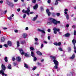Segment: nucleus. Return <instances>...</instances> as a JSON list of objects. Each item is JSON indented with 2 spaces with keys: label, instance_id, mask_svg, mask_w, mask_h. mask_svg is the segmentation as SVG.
I'll use <instances>...</instances> for the list:
<instances>
[{
  "label": "nucleus",
  "instance_id": "864d4df0",
  "mask_svg": "<svg viewBox=\"0 0 76 76\" xmlns=\"http://www.w3.org/2000/svg\"><path fill=\"white\" fill-rule=\"evenodd\" d=\"M51 9L52 10H54V7H51Z\"/></svg>",
  "mask_w": 76,
  "mask_h": 76
},
{
  "label": "nucleus",
  "instance_id": "e433bc0d",
  "mask_svg": "<svg viewBox=\"0 0 76 76\" xmlns=\"http://www.w3.org/2000/svg\"><path fill=\"white\" fill-rule=\"evenodd\" d=\"M69 15L67 14L66 15V18L67 19V20H68V19H69Z\"/></svg>",
  "mask_w": 76,
  "mask_h": 76
},
{
  "label": "nucleus",
  "instance_id": "69168bd1",
  "mask_svg": "<svg viewBox=\"0 0 76 76\" xmlns=\"http://www.w3.org/2000/svg\"><path fill=\"white\" fill-rule=\"evenodd\" d=\"M7 29V28H3V29H4V30H5V29Z\"/></svg>",
  "mask_w": 76,
  "mask_h": 76
},
{
  "label": "nucleus",
  "instance_id": "e2e57ef3",
  "mask_svg": "<svg viewBox=\"0 0 76 76\" xmlns=\"http://www.w3.org/2000/svg\"><path fill=\"white\" fill-rule=\"evenodd\" d=\"M66 27H67V28H69V24H67L66 25Z\"/></svg>",
  "mask_w": 76,
  "mask_h": 76
},
{
  "label": "nucleus",
  "instance_id": "4c0bfd02",
  "mask_svg": "<svg viewBox=\"0 0 76 76\" xmlns=\"http://www.w3.org/2000/svg\"><path fill=\"white\" fill-rule=\"evenodd\" d=\"M4 46L5 47H6V48H7L8 47V46L7 44H4Z\"/></svg>",
  "mask_w": 76,
  "mask_h": 76
},
{
  "label": "nucleus",
  "instance_id": "b1692460",
  "mask_svg": "<svg viewBox=\"0 0 76 76\" xmlns=\"http://www.w3.org/2000/svg\"><path fill=\"white\" fill-rule=\"evenodd\" d=\"M31 56L32 57H35V54H34V52H31Z\"/></svg>",
  "mask_w": 76,
  "mask_h": 76
},
{
  "label": "nucleus",
  "instance_id": "3c124183",
  "mask_svg": "<svg viewBox=\"0 0 76 76\" xmlns=\"http://www.w3.org/2000/svg\"><path fill=\"white\" fill-rule=\"evenodd\" d=\"M48 38L49 39V40H50V38H51V37L50 36H48Z\"/></svg>",
  "mask_w": 76,
  "mask_h": 76
},
{
  "label": "nucleus",
  "instance_id": "ea45409f",
  "mask_svg": "<svg viewBox=\"0 0 76 76\" xmlns=\"http://www.w3.org/2000/svg\"><path fill=\"white\" fill-rule=\"evenodd\" d=\"M7 19H9L10 20H12V18H11V16L8 17Z\"/></svg>",
  "mask_w": 76,
  "mask_h": 76
},
{
  "label": "nucleus",
  "instance_id": "f03ea898",
  "mask_svg": "<svg viewBox=\"0 0 76 76\" xmlns=\"http://www.w3.org/2000/svg\"><path fill=\"white\" fill-rule=\"evenodd\" d=\"M19 50L20 51V53L21 55H24L25 54V57H29V54H27L26 53H25V52L23 51V50L22 49H19Z\"/></svg>",
  "mask_w": 76,
  "mask_h": 76
},
{
  "label": "nucleus",
  "instance_id": "f257e3e1",
  "mask_svg": "<svg viewBox=\"0 0 76 76\" xmlns=\"http://www.w3.org/2000/svg\"><path fill=\"white\" fill-rule=\"evenodd\" d=\"M48 20L50 22H48L47 24L49 25H51L52 23H53L54 25H57L58 23H60V21H57L53 18H48Z\"/></svg>",
  "mask_w": 76,
  "mask_h": 76
},
{
  "label": "nucleus",
  "instance_id": "603ef678",
  "mask_svg": "<svg viewBox=\"0 0 76 76\" xmlns=\"http://www.w3.org/2000/svg\"><path fill=\"white\" fill-rule=\"evenodd\" d=\"M48 32H51V29H48Z\"/></svg>",
  "mask_w": 76,
  "mask_h": 76
},
{
  "label": "nucleus",
  "instance_id": "cd10ccee",
  "mask_svg": "<svg viewBox=\"0 0 76 76\" xmlns=\"http://www.w3.org/2000/svg\"><path fill=\"white\" fill-rule=\"evenodd\" d=\"M38 1H40V0H38ZM32 3H36V0H32L31 1Z\"/></svg>",
  "mask_w": 76,
  "mask_h": 76
},
{
  "label": "nucleus",
  "instance_id": "9b49d317",
  "mask_svg": "<svg viewBox=\"0 0 76 76\" xmlns=\"http://www.w3.org/2000/svg\"><path fill=\"white\" fill-rule=\"evenodd\" d=\"M1 73H2L3 76H8L6 74H5L4 72V71H1V73H0V74H1Z\"/></svg>",
  "mask_w": 76,
  "mask_h": 76
},
{
  "label": "nucleus",
  "instance_id": "79ce46f5",
  "mask_svg": "<svg viewBox=\"0 0 76 76\" xmlns=\"http://www.w3.org/2000/svg\"><path fill=\"white\" fill-rule=\"evenodd\" d=\"M52 16L53 17H54L56 16V14L54 13H52Z\"/></svg>",
  "mask_w": 76,
  "mask_h": 76
},
{
  "label": "nucleus",
  "instance_id": "423d86ee",
  "mask_svg": "<svg viewBox=\"0 0 76 76\" xmlns=\"http://www.w3.org/2000/svg\"><path fill=\"white\" fill-rule=\"evenodd\" d=\"M7 4L9 6H11V7H13V6H14V4L12 2H10L8 0H7Z\"/></svg>",
  "mask_w": 76,
  "mask_h": 76
},
{
  "label": "nucleus",
  "instance_id": "6e6d98bb",
  "mask_svg": "<svg viewBox=\"0 0 76 76\" xmlns=\"http://www.w3.org/2000/svg\"><path fill=\"white\" fill-rule=\"evenodd\" d=\"M35 40L36 41H37L38 40V38H35Z\"/></svg>",
  "mask_w": 76,
  "mask_h": 76
},
{
  "label": "nucleus",
  "instance_id": "37998d69",
  "mask_svg": "<svg viewBox=\"0 0 76 76\" xmlns=\"http://www.w3.org/2000/svg\"><path fill=\"white\" fill-rule=\"evenodd\" d=\"M37 69V67L36 66L34 67L32 69L33 70H35V69Z\"/></svg>",
  "mask_w": 76,
  "mask_h": 76
},
{
  "label": "nucleus",
  "instance_id": "338daca9",
  "mask_svg": "<svg viewBox=\"0 0 76 76\" xmlns=\"http://www.w3.org/2000/svg\"><path fill=\"white\" fill-rule=\"evenodd\" d=\"M43 42L45 43V44H47V42L46 41H44Z\"/></svg>",
  "mask_w": 76,
  "mask_h": 76
},
{
  "label": "nucleus",
  "instance_id": "dca6fc26",
  "mask_svg": "<svg viewBox=\"0 0 76 76\" xmlns=\"http://www.w3.org/2000/svg\"><path fill=\"white\" fill-rule=\"evenodd\" d=\"M70 35V34L69 33H67L64 35L63 37H64L65 36V37H69Z\"/></svg>",
  "mask_w": 76,
  "mask_h": 76
},
{
  "label": "nucleus",
  "instance_id": "49530a36",
  "mask_svg": "<svg viewBox=\"0 0 76 76\" xmlns=\"http://www.w3.org/2000/svg\"><path fill=\"white\" fill-rule=\"evenodd\" d=\"M38 42H36L35 43H34V44H35V45H38Z\"/></svg>",
  "mask_w": 76,
  "mask_h": 76
},
{
  "label": "nucleus",
  "instance_id": "680f3d73",
  "mask_svg": "<svg viewBox=\"0 0 76 76\" xmlns=\"http://www.w3.org/2000/svg\"><path fill=\"white\" fill-rule=\"evenodd\" d=\"M64 11L65 12H67V11H68V10L67 9H65Z\"/></svg>",
  "mask_w": 76,
  "mask_h": 76
},
{
  "label": "nucleus",
  "instance_id": "6e6552de",
  "mask_svg": "<svg viewBox=\"0 0 76 76\" xmlns=\"http://www.w3.org/2000/svg\"><path fill=\"white\" fill-rule=\"evenodd\" d=\"M53 44H54L55 45H56V46H60V45H61V42H58V43L55 42Z\"/></svg>",
  "mask_w": 76,
  "mask_h": 76
},
{
  "label": "nucleus",
  "instance_id": "7ed1b4c3",
  "mask_svg": "<svg viewBox=\"0 0 76 76\" xmlns=\"http://www.w3.org/2000/svg\"><path fill=\"white\" fill-rule=\"evenodd\" d=\"M53 62L55 64V65L54 66V68L56 69H57L58 68V62L57 61V60H53Z\"/></svg>",
  "mask_w": 76,
  "mask_h": 76
},
{
  "label": "nucleus",
  "instance_id": "c85d7f7f",
  "mask_svg": "<svg viewBox=\"0 0 76 76\" xmlns=\"http://www.w3.org/2000/svg\"><path fill=\"white\" fill-rule=\"evenodd\" d=\"M40 9L41 12H43V11H44V8H43V7H40Z\"/></svg>",
  "mask_w": 76,
  "mask_h": 76
},
{
  "label": "nucleus",
  "instance_id": "a19ab883",
  "mask_svg": "<svg viewBox=\"0 0 76 76\" xmlns=\"http://www.w3.org/2000/svg\"><path fill=\"white\" fill-rule=\"evenodd\" d=\"M37 60V58H36V57L34 56V61H36Z\"/></svg>",
  "mask_w": 76,
  "mask_h": 76
},
{
  "label": "nucleus",
  "instance_id": "de8ad7c7",
  "mask_svg": "<svg viewBox=\"0 0 76 76\" xmlns=\"http://www.w3.org/2000/svg\"><path fill=\"white\" fill-rule=\"evenodd\" d=\"M74 34L75 35H76V30H75Z\"/></svg>",
  "mask_w": 76,
  "mask_h": 76
},
{
  "label": "nucleus",
  "instance_id": "473e14b6",
  "mask_svg": "<svg viewBox=\"0 0 76 76\" xmlns=\"http://www.w3.org/2000/svg\"><path fill=\"white\" fill-rule=\"evenodd\" d=\"M58 49L59 50H60V51H63V49H62V48H61L60 47L59 48H58Z\"/></svg>",
  "mask_w": 76,
  "mask_h": 76
},
{
  "label": "nucleus",
  "instance_id": "ddd939ff",
  "mask_svg": "<svg viewBox=\"0 0 76 76\" xmlns=\"http://www.w3.org/2000/svg\"><path fill=\"white\" fill-rule=\"evenodd\" d=\"M72 43L74 45V47H76V46H75V44H76V40L75 39H73L72 40Z\"/></svg>",
  "mask_w": 76,
  "mask_h": 76
},
{
  "label": "nucleus",
  "instance_id": "c03bdc74",
  "mask_svg": "<svg viewBox=\"0 0 76 76\" xmlns=\"http://www.w3.org/2000/svg\"><path fill=\"white\" fill-rule=\"evenodd\" d=\"M26 14H24V15H23V19H25V17H26Z\"/></svg>",
  "mask_w": 76,
  "mask_h": 76
},
{
  "label": "nucleus",
  "instance_id": "4be33fe9",
  "mask_svg": "<svg viewBox=\"0 0 76 76\" xmlns=\"http://www.w3.org/2000/svg\"><path fill=\"white\" fill-rule=\"evenodd\" d=\"M17 47H19L20 46V43H19V41L17 42Z\"/></svg>",
  "mask_w": 76,
  "mask_h": 76
},
{
  "label": "nucleus",
  "instance_id": "13d9d810",
  "mask_svg": "<svg viewBox=\"0 0 76 76\" xmlns=\"http://www.w3.org/2000/svg\"><path fill=\"white\" fill-rule=\"evenodd\" d=\"M7 12V10H6L4 12V14H5L6 13V12Z\"/></svg>",
  "mask_w": 76,
  "mask_h": 76
},
{
  "label": "nucleus",
  "instance_id": "393cba45",
  "mask_svg": "<svg viewBox=\"0 0 76 76\" xmlns=\"http://www.w3.org/2000/svg\"><path fill=\"white\" fill-rule=\"evenodd\" d=\"M7 56H5L4 59L5 62H7V61H8V60H7Z\"/></svg>",
  "mask_w": 76,
  "mask_h": 76
},
{
  "label": "nucleus",
  "instance_id": "f8f14e48",
  "mask_svg": "<svg viewBox=\"0 0 76 76\" xmlns=\"http://www.w3.org/2000/svg\"><path fill=\"white\" fill-rule=\"evenodd\" d=\"M38 7V4H37L33 7V9L34 10H36V9H37Z\"/></svg>",
  "mask_w": 76,
  "mask_h": 76
},
{
  "label": "nucleus",
  "instance_id": "a18cd8bd",
  "mask_svg": "<svg viewBox=\"0 0 76 76\" xmlns=\"http://www.w3.org/2000/svg\"><path fill=\"white\" fill-rule=\"evenodd\" d=\"M60 13H56V15L58 16H60Z\"/></svg>",
  "mask_w": 76,
  "mask_h": 76
},
{
  "label": "nucleus",
  "instance_id": "a878e982",
  "mask_svg": "<svg viewBox=\"0 0 76 76\" xmlns=\"http://www.w3.org/2000/svg\"><path fill=\"white\" fill-rule=\"evenodd\" d=\"M5 40V39L4 37H2L1 39V42H4Z\"/></svg>",
  "mask_w": 76,
  "mask_h": 76
},
{
  "label": "nucleus",
  "instance_id": "2eb2a0df",
  "mask_svg": "<svg viewBox=\"0 0 76 76\" xmlns=\"http://www.w3.org/2000/svg\"><path fill=\"white\" fill-rule=\"evenodd\" d=\"M38 31H39V32H42L44 34H45V31H44L43 30H41V29H39V28L38 29Z\"/></svg>",
  "mask_w": 76,
  "mask_h": 76
},
{
  "label": "nucleus",
  "instance_id": "09e8293b",
  "mask_svg": "<svg viewBox=\"0 0 76 76\" xmlns=\"http://www.w3.org/2000/svg\"><path fill=\"white\" fill-rule=\"evenodd\" d=\"M12 61H15V57H12Z\"/></svg>",
  "mask_w": 76,
  "mask_h": 76
},
{
  "label": "nucleus",
  "instance_id": "a211bd4d",
  "mask_svg": "<svg viewBox=\"0 0 76 76\" xmlns=\"http://www.w3.org/2000/svg\"><path fill=\"white\" fill-rule=\"evenodd\" d=\"M50 57L52 59L56 60V57L53 56H50Z\"/></svg>",
  "mask_w": 76,
  "mask_h": 76
},
{
  "label": "nucleus",
  "instance_id": "aec40b11",
  "mask_svg": "<svg viewBox=\"0 0 76 76\" xmlns=\"http://www.w3.org/2000/svg\"><path fill=\"white\" fill-rule=\"evenodd\" d=\"M38 15H36V16L33 18V21H35V20H36L37 18H38Z\"/></svg>",
  "mask_w": 76,
  "mask_h": 76
},
{
  "label": "nucleus",
  "instance_id": "1a4fd4ad",
  "mask_svg": "<svg viewBox=\"0 0 76 76\" xmlns=\"http://www.w3.org/2000/svg\"><path fill=\"white\" fill-rule=\"evenodd\" d=\"M46 13H47L48 16H50L51 12H50V10L49 9H47L46 10Z\"/></svg>",
  "mask_w": 76,
  "mask_h": 76
},
{
  "label": "nucleus",
  "instance_id": "39448f33",
  "mask_svg": "<svg viewBox=\"0 0 76 76\" xmlns=\"http://www.w3.org/2000/svg\"><path fill=\"white\" fill-rule=\"evenodd\" d=\"M53 30H54V34H57V31H58V32H59L60 31V29L57 28L56 27L53 28Z\"/></svg>",
  "mask_w": 76,
  "mask_h": 76
},
{
  "label": "nucleus",
  "instance_id": "f704fd0d",
  "mask_svg": "<svg viewBox=\"0 0 76 76\" xmlns=\"http://www.w3.org/2000/svg\"><path fill=\"white\" fill-rule=\"evenodd\" d=\"M14 66H17L18 65V63H17L16 62H14L13 63Z\"/></svg>",
  "mask_w": 76,
  "mask_h": 76
},
{
  "label": "nucleus",
  "instance_id": "f3484780",
  "mask_svg": "<svg viewBox=\"0 0 76 76\" xmlns=\"http://www.w3.org/2000/svg\"><path fill=\"white\" fill-rule=\"evenodd\" d=\"M7 44L9 46H11L12 45V42L10 41H8L7 42Z\"/></svg>",
  "mask_w": 76,
  "mask_h": 76
},
{
  "label": "nucleus",
  "instance_id": "5fc2aeb1",
  "mask_svg": "<svg viewBox=\"0 0 76 76\" xmlns=\"http://www.w3.org/2000/svg\"><path fill=\"white\" fill-rule=\"evenodd\" d=\"M3 2V1L2 0H1L0 1V3H1V4H2Z\"/></svg>",
  "mask_w": 76,
  "mask_h": 76
},
{
  "label": "nucleus",
  "instance_id": "8fccbe9b",
  "mask_svg": "<svg viewBox=\"0 0 76 76\" xmlns=\"http://www.w3.org/2000/svg\"><path fill=\"white\" fill-rule=\"evenodd\" d=\"M48 3H51V0H48Z\"/></svg>",
  "mask_w": 76,
  "mask_h": 76
},
{
  "label": "nucleus",
  "instance_id": "72a5a7b5",
  "mask_svg": "<svg viewBox=\"0 0 76 76\" xmlns=\"http://www.w3.org/2000/svg\"><path fill=\"white\" fill-rule=\"evenodd\" d=\"M55 5H57L58 4V0H56L55 3Z\"/></svg>",
  "mask_w": 76,
  "mask_h": 76
},
{
  "label": "nucleus",
  "instance_id": "58836bf2",
  "mask_svg": "<svg viewBox=\"0 0 76 76\" xmlns=\"http://www.w3.org/2000/svg\"><path fill=\"white\" fill-rule=\"evenodd\" d=\"M74 48L75 50H74V52L75 53H76V46H75V47H74Z\"/></svg>",
  "mask_w": 76,
  "mask_h": 76
},
{
  "label": "nucleus",
  "instance_id": "6ab92c4d",
  "mask_svg": "<svg viewBox=\"0 0 76 76\" xmlns=\"http://www.w3.org/2000/svg\"><path fill=\"white\" fill-rule=\"evenodd\" d=\"M12 66H11V64H9L7 67L9 69H12Z\"/></svg>",
  "mask_w": 76,
  "mask_h": 76
},
{
  "label": "nucleus",
  "instance_id": "bb28decb",
  "mask_svg": "<svg viewBox=\"0 0 76 76\" xmlns=\"http://www.w3.org/2000/svg\"><path fill=\"white\" fill-rule=\"evenodd\" d=\"M27 36V34H26L24 33L23 34V38H25L26 37V36Z\"/></svg>",
  "mask_w": 76,
  "mask_h": 76
},
{
  "label": "nucleus",
  "instance_id": "7c9ffc66",
  "mask_svg": "<svg viewBox=\"0 0 76 76\" xmlns=\"http://www.w3.org/2000/svg\"><path fill=\"white\" fill-rule=\"evenodd\" d=\"M26 12V11L25 10H23L22 11V12H23V13H27V12Z\"/></svg>",
  "mask_w": 76,
  "mask_h": 76
},
{
  "label": "nucleus",
  "instance_id": "0e129e2a",
  "mask_svg": "<svg viewBox=\"0 0 76 76\" xmlns=\"http://www.w3.org/2000/svg\"><path fill=\"white\" fill-rule=\"evenodd\" d=\"M43 47H44V45H43V44H42L41 45V48H43Z\"/></svg>",
  "mask_w": 76,
  "mask_h": 76
},
{
  "label": "nucleus",
  "instance_id": "2f4dec72",
  "mask_svg": "<svg viewBox=\"0 0 76 76\" xmlns=\"http://www.w3.org/2000/svg\"><path fill=\"white\" fill-rule=\"evenodd\" d=\"M25 41L23 40V41H21V42L20 43V44H25Z\"/></svg>",
  "mask_w": 76,
  "mask_h": 76
},
{
  "label": "nucleus",
  "instance_id": "0eeeda50",
  "mask_svg": "<svg viewBox=\"0 0 76 76\" xmlns=\"http://www.w3.org/2000/svg\"><path fill=\"white\" fill-rule=\"evenodd\" d=\"M30 9V7L28 6L27 10H26V12H27V14L28 15V16H29V12H30V10L29 9Z\"/></svg>",
  "mask_w": 76,
  "mask_h": 76
},
{
  "label": "nucleus",
  "instance_id": "052dcab7",
  "mask_svg": "<svg viewBox=\"0 0 76 76\" xmlns=\"http://www.w3.org/2000/svg\"><path fill=\"white\" fill-rule=\"evenodd\" d=\"M14 31L15 32H16V33L18 32V30H15Z\"/></svg>",
  "mask_w": 76,
  "mask_h": 76
},
{
  "label": "nucleus",
  "instance_id": "c9c22d12",
  "mask_svg": "<svg viewBox=\"0 0 76 76\" xmlns=\"http://www.w3.org/2000/svg\"><path fill=\"white\" fill-rule=\"evenodd\" d=\"M30 49L31 50H32V51H33V50H34V48H33V47H30Z\"/></svg>",
  "mask_w": 76,
  "mask_h": 76
},
{
  "label": "nucleus",
  "instance_id": "774afa93",
  "mask_svg": "<svg viewBox=\"0 0 76 76\" xmlns=\"http://www.w3.org/2000/svg\"><path fill=\"white\" fill-rule=\"evenodd\" d=\"M28 29H29V28L28 27L26 28V30H28Z\"/></svg>",
  "mask_w": 76,
  "mask_h": 76
},
{
  "label": "nucleus",
  "instance_id": "4d7b16f0",
  "mask_svg": "<svg viewBox=\"0 0 76 76\" xmlns=\"http://www.w3.org/2000/svg\"><path fill=\"white\" fill-rule=\"evenodd\" d=\"M17 11H18V12H20V9L19 8L17 9Z\"/></svg>",
  "mask_w": 76,
  "mask_h": 76
},
{
  "label": "nucleus",
  "instance_id": "20e7f679",
  "mask_svg": "<svg viewBox=\"0 0 76 76\" xmlns=\"http://www.w3.org/2000/svg\"><path fill=\"white\" fill-rule=\"evenodd\" d=\"M6 69V66H5V65H3V64H2L1 65V69L2 70H1L0 71V73L1 72V71H3V72H4V71H5V70Z\"/></svg>",
  "mask_w": 76,
  "mask_h": 76
},
{
  "label": "nucleus",
  "instance_id": "412c9836",
  "mask_svg": "<svg viewBox=\"0 0 76 76\" xmlns=\"http://www.w3.org/2000/svg\"><path fill=\"white\" fill-rule=\"evenodd\" d=\"M24 66L26 68V69H28V68H29L28 65H27L26 64H25V63L24 64Z\"/></svg>",
  "mask_w": 76,
  "mask_h": 76
},
{
  "label": "nucleus",
  "instance_id": "c756f323",
  "mask_svg": "<svg viewBox=\"0 0 76 76\" xmlns=\"http://www.w3.org/2000/svg\"><path fill=\"white\" fill-rule=\"evenodd\" d=\"M68 51H69V52L71 51L72 49H71V48H70V47H69L68 48Z\"/></svg>",
  "mask_w": 76,
  "mask_h": 76
},
{
  "label": "nucleus",
  "instance_id": "4468645a",
  "mask_svg": "<svg viewBox=\"0 0 76 76\" xmlns=\"http://www.w3.org/2000/svg\"><path fill=\"white\" fill-rule=\"evenodd\" d=\"M36 53L39 55V56H42V53L41 52L39 51H37L36 52Z\"/></svg>",
  "mask_w": 76,
  "mask_h": 76
},
{
  "label": "nucleus",
  "instance_id": "5701e85b",
  "mask_svg": "<svg viewBox=\"0 0 76 76\" xmlns=\"http://www.w3.org/2000/svg\"><path fill=\"white\" fill-rule=\"evenodd\" d=\"M75 57V54H73V55L70 58V59H73Z\"/></svg>",
  "mask_w": 76,
  "mask_h": 76
},
{
  "label": "nucleus",
  "instance_id": "bf43d9fd",
  "mask_svg": "<svg viewBox=\"0 0 76 76\" xmlns=\"http://www.w3.org/2000/svg\"><path fill=\"white\" fill-rule=\"evenodd\" d=\"M72 28H76V26L75 25L73 26H72Z\"/></svg>",
  "mask_w": 76,
  "mask_h": 76
},
{
  "label": "nucleus",
  "instance_id": "9d476101",
  "mask_svg": "<svg viewBox=\"0 0 76 76\" xmlns=\"http://www.w3.org/2000/svg\"><path fill=\"white\" fill-rule=\"evenodd\" d=\"M16 59L18 62H20L21 61V58L19 56L17 57Z\"/></svg>",
  "mask_w": 76,
  "mask_h": 76
}]
</instances>
